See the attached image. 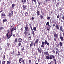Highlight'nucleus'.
I'll list each match as a JSON object with an SVG mask.
<instances>
[{
  "label": "nucleus",
  "mask_w": 64,
  "mask_h": 64,
  "mask_svg": "<svg viewBox=\"0 0 64 64\" xmlns=\"http://www.w3.org/2000/svg\"><path fill=\"white\" fill-rule=\"evenodd\" d=\"M15 53V50H14L11 53V54H14Z\"/></svg>",
  "instance_id": "58836bf2"
},
{
  "label": "nucleus",
  "mask_w": 64,
  "mask_h": 64,
  "mask_svg": "<svg viewBox=\"0 0 64 64\" xmlns=\"http://www.w3.org/2000/svg\"><path fill=\"white\" fill-rule=\"evenodd\" d=\"M46 59L48 60H49V59L52 60V59L53 60H54V59L55 58V56H54V55L52 56L51 55H50V57L48 56H46Z\"/></svg>",
  "instance_id": "f257e3e1"
},
{
  "label": "nucleus",
  "mask_w": 64,
  "mask_h": 64,
  "mask_svg": "<svg viewBox=\"0 0 64 64\" xmlns=\"http://www.w3.org/2000/svg\"><path fill=\"white\" fill-rule=\"evenodd\" d=\"M57 18H60V16H57Z\"/></svg>",
  "instance_id": "5fc2aeb1"
},
{
  "label": "nucleus",
  "mask_w": 64,
  "mask_h": 64,
  "mask_svg": "<svg viewBox=\"0 0 64 64\" xmlns=\"http://www.w3.org/2000/svg\"><path fill=\"white\" fill-rule=\"evenodd\" d=\"M60 38L61 41H64V38H63V37L62 36H60Z\"/></svg>",
  "instance_id": "9b49d317"
},
{
  "label": "nucleus",
  "mask_w": 64,
  "mask_h": 64,
  "mask_svg": "<svg viewBox=\"0 0 64 64\" xmlns=\"http://www.w3.org/2000/svg\"><path fill=\"white\" fill-rule=\"evenodd\" d=\"M32 20H33L34 19V17H32Z\"/></svg>",
  "instance_id": "6e6d98bb"
},
{
  "label": "nucleus",
  "mask_w": 64,
  "mask_h": 64,
  "mask_svg": "<svg viewBox=\"0 0 64 64\" xmlns=\"http://www.w3.org/2000/svg\"><path fill=\"white\" fill-rule=\"evenodd\" d=\"M55 26V24H53V27H54Z\"/></svg>",
  "instance_id": "69168bd1"
},
{
  "label": "nucleus",
  "mask_w": 64,
  "mask_h": 64,
  "mask_svg": "<svg viewBox=\"0 0 64 64\" xmlns=\"http://www.w3.org/2000/svg\"><path fill=\"white\" fill-rule=\"evenodd\" d=\"M44 44L45 45H46L47 44V45L48 46H49V43L48 42L47 43V40H45L44 42Z\"/></svg>",
  "instance_id": "7ed1b4c3"
},
{
  "label": "nucleus",
  "mask_w": 64,
  "mask_h": 64,
  "mask_svg": "<svg viewBox=\"0 0 64 64\" xmlns=\"http://www.w3.org/2000/svg\"><path fill=\"white\" fill-rule=\"evenodd\" d=\"M49 22H47L46 24V26H47L48 25H49Z\"/></svg>",
  "instance_id": "79ce46f5"
},
{
  "label": "nucleus",
  "mask_w": 64,
  "mask_h": 64,
  "mask_svg": "<svg viewBox=\"0 0 64 64\" xmlns=\"http://www.w3.org/2000/svg\"><path fill=\"white\" fill-rule=\"evenodd\" d=\"M11 13H12V15H13V13H14V12H13V11H12L11 12Z\"/></svg>",
  "instance_id": "8fccbe9b"
},
{
  "label": "nucleus",
  "mask_w": 64,
  "mask_h": 64,
  "mask_svg": "<svg viewBox=\"0 0 64 64\" xmlns=\"http://www.w3.org/2000/svg\"><path fill=\"white\" fill-rule=\"evenodd\" d=\"M0 64H2L1 63V61L0 60Z\"/></svg>",
  "instance_id": "774afa93"
},
{
  "label": "nucleus",
  "mask_w": 64,
  "mask_h": 64,
  "mask_svg": "<svg viewBox=\"0 0 64 64\" xmlns=\"http://www.w3.org/2000/svg\"><path fill=\"white\" fill-rule=\"evenodd\" d=\"M10 45V44H7V46H9Z\"/></svg>",
  "instance_id": "4d7b16f0"
},
{
  "label": "nucleus",
  "mask_w": 64,
  "mask_h": 64,
  "mask_svg": "<svg viewBox=\"0 0 64 64\" xmlns=\"http://www.w3.org/2000/svg\"><path fill=\"white\" fill-rule=\"evenodd\" d=\"M26 32V31L25 32H24V34L25 35H27V32Z\"/></svg>",
  "instance_id": "c03bdc74"
},
{
  "label": "nucleus",
  "mask_w": 64,
  "mask_h": 64,
  "mask_svg": "<svg viewBox=\"0 0 64 64\" xmlns=\"http://www.w3.org/2000/svg\"><path fill=\"white\" fill-rule=\"evenodd\" d=\"M52 52L53 53H56V52H55V51L54 50H53L52 51Z\"/></svg>",
  "instance_id": "37998d69"
},
{
  "label": "nucleus",
  "mask_w": 64,
  "mask_h": 64,
  "mask_svg": "<svg viewBox=\"0 0 64 64\" xmlns=\"http://www.w3.org/2000/svg\"><path fill=\"white\" fill-rule=\"evenodd\" d=\"M50 19V17H48L47 18V20H49V19Z\"/></svg>",
  "instance_id": "a19ab883"
},
{
  "label": "nucleus",
  "mask_w": 64,
  "mask_h": 64,
  "mask_svg": "<svg viewBox=\"0 0 64 64\" xmlns=\"http://www.w3.org/2000/svg\"><path fill=\"white\" fill-rule=\"evenodd\" d=\"M7 64H10V61H8L7 62Z\"/></svg>",
  "instance_id": "4c0bfd02"
},
{
  "label": "nucleus",
  "mask_w": 64,
  "mask_h": 64,
  "mask_svg": "<svg viewBox=\"0 0 64 64\" xmlns=\"http://www.w3.org/2000/svg\"><path fill=\"white\" fill-rule=\"evenodd\" d=\"M17 55H18L19 56L20 55V53L19 51H18V54Z\"/></svg>",
  "instance_id": "7c9ffc66"
},
{
  "label": "nucleus",
  "mask_w": 64,
  "mask_h": 64,
  "mask_svg": "<svg viewBox=\"0 0 64 64\" xmlns=\"http://www.w3.org/2000/svg\"><path fill=\"white\" fill-rule=\"evenodd\" d=\"M40 12L39 11V10H37V14L38 15V16H39L40 15Z\"/></svg>",
  "instance_id": "f3484780"
},
{
  "label": "nucleus",
  "mask_w": 64,
  "mask_h": 64,
  "mask_svg": "<svg viewBox=\"0 0 64 64\" xmlns=\"http://www.w3.org/2000/svg\"><path fill=\"white\" fill-rule=\"evenodd\" d=\"M40 18L42 19H43V16H40Z\"/></svg>",
  "instance_id": "ea45409f"
},
{
  "label": "nucleus",
  "mask_w": 64,
  "mask_h": 64,
  "mask_svg": "<svg viewBox=\"0 0 64 64\" xmlns=\"http://www.w3.org/2000/svg\"><path fill=\"white\" fill-rule=\"evenodd\" d=\"M38 4H39V6H40V2H38Z\"/></svg>",
  "instance_id": "bf43d9fd"
},
{
  "label": "nucleus",
  "mask_w": 64,
  "mask_h": 64,
  "mask_svg": "<svg viewBox=\"0 0 64 64\" xmlns=\"http://www.w3.org/2000/svg\"><path fill=\"white\" fill-rule=\"evenodd\" d=\"M60 47H61L63 46V44H62V43L61 42H60Z\"/></svg>",
  "instance_id": "5701e85b"
},
{
  "label": "nucleus",
  "mask_w": 64,
  "mask_h": 64,
  "mask_svg": "<svg viewBox=\"0 0 64 64\" xmlns=\"http://www.w3.org/2000/svg\"><path fill=\"white\" fill-rule=\"evenodd\" d=\"M10 31H9L8 32H7V34H6V36H8H8H9V34H10Z\"/></svg>",
  "instance_id": "aec40b11"
},
{
  "label": "nucleus",
  "mask_w": 64,
  "mask_h": 64,
  "mask_svg": "<svg viewBox=\"0 0 64 64\" xmlns=\"http://www.w3.org/2000/svg\"><path fill=\"white\" fill-rule=\"evenodd\" d=\"M34 1L35 3L36 4V3H37V1H36V0H32V3H33L34 2Z\"/></svg>",
  "instance_id": "4468645a"
},
{
  "label": "nucleus",
  "mask_w": 64,
  "mask_h": 64,
  "mask_svg": "<svg viewBox=\"0 0 64 64\" xmlns=\"http://www.w3.org/2000/svg\"><path fill=\"white\" fill-rule=\"evenodd\" d=\"M54 61L55 62V64H57V60H56V59H54Z\"/></svg>",
  "instance_id": "72a5a7b5"
},
{
  "label": "nucleus",
  "mask_w": 64,
  "mask_h": 64,
  "mask_svg": "<svg viewBox=\"0 0 64 64\" xmlns=\"http://www.w3.org/2000/svg\"><path fill=\"white\" fill-rule=\"evenodd\" d=\"M54 36L55 38H58V34H54Z\"/></svg>",
  "instance_id": "0eeeda50"
},
{
  "label": "nucleus",
  "mask_w": 64,
  "mask_h": 64,
  "mask_svg": "<svg viewBox=\"0 0 64 64\" xmlns=\"http://www.w3.org/2000/svg\"><path fill=\"white\" fill-rule=\"evenodd\" d=\"M38 52L39 53H40V54H41V53H42V49H40V48H38Z\"/></svg>",
  "instance_id": "20e7f679"
},
{
  "label": "nucleus",
  "mask_w": 64,
  "mask_h": 64,
  "mask_svg": "<svg viewBox=\"0 0 64 64\" xmlns=\"http://www.w3.org/2000/svg\"><path fill=\"white\" fill-rule=\"evenodd\" d=\"M44 54L46 55H48V56H49V54L48 52H46L45 53H44Z\"/></svg>",
  "instance_id": "dca6fc26"
},
{
  "label": "nucleus",
  "mask_w": 64,
  "mask_h": 64,
  "mask_svg": "<svg viewBox=\"0 0 64 64\" xmlns=\"http://www.w3.org/2000/svg\"><path fill=\"white\" fill-rule=\"evenodd\" d=\"M6 62L5 61H4L2 62V64H5Z\"/></svg>",
  "instance_id": "de8ad7c7"
},
{
  "label": "nucleus",
  "mask_w": 64,
  "mask_h": 64,
  "mask_svg": "<svg viewBox=\"0 0 64 64\" xmlns=\"http://www.w3.org/2000/svg\"><path fill=\"white\" fill-rule=\"evenodd\" d=\"M29 38L30 39V40H31V36H30L29 37Z\"/></svg>",
  "instance_id": "052dcab7"
},
{
  "label": "nucleus",
  "mask_w": 64,
  "mask_h": 64,
  "mask_svg": "<svg viewBox=\"0 0 64 64\" xmlns=\"http://www.w3.org/2000/svg\"><path fill=\"white\" fill-rule=\"evenodd\" d=\"M33 29H34V31H36V27H34Z\"/></svg>",
  "instance_id": "c756f323"
},
{
  "label": "nucleus",
  "mask_w": 64,
  "mask_h": 64,
  "mask_svg": "<svg viewBox=\"0 0 64 64\" xmlns=\"http://www.w3.org/2000/svg\"><path fill=\"white\" fill-rule=\"evenodd\" d=\"M22 3H26V0H22Z\"/></svg>",
  "instance_id": "393cba45"
},
{
  "label": "nucleus",
  "mask_w": 64,
  "mask_h": 64,
  "mask_svg": "<svg viewBox=\"0 0 64 64\" xmlns=\"http://www.w3.org/2000/svg\"><path fill=\"white\" fill-rule=\"evenodd\" d=\"M6 55H3V58L4 60H5V59H6Z\"/></svg>",
  "instance_id": "b1692460"
},
{
  "label": "nucleus",
  "mask_w": 64,
  "mask_h": 64,
  "mask_svg": "<svg viewBox=\"0 0 64 64\" xmlns=\"http://www.w3.org/2000/svg\"><path fill=\"white\" fill-rule=\"evenodd\" d=\"M62 29H63L62 26H60V30H62Z\"/></svg>",
  "instance_id": "c9c22d12"
},
{
  "label": "nucleus",
  "mask_w": 64,
  "mask_h": 64,
  "mask_svg": "<svg viewBox=\"0 0 64 64\" xmlns=\"http://www.w3.org/2000/svg\"><path fill=\"white\" fill-rule=\"evenodd\" d=\"M46 2H50L51 0H46Z\"/></svg>",
  "instance_id": "a18cd8bd"
},
{
  "label": "nucleus",
  "mask_w": 64,
  "mask_h": 64,
  "mask_svg": "<svg viewBox=\"0 0 64 64\" xmlns=\"http://www.w3.org/2000/svg\"><path fill=\"white\" fill-rule=\"evenodd\" d=\"M22 7L24 8L23 10L24 11H25V10L27 8V6H25H25H24V5H23Z\"/></svg>",
  "instance_id": "1a4fd4ad"
},
{
  "label": "nucleus",
  "mask_w": 64,
  "mask_h": 64,
  "mask_svg": "<svg viewBox=\"0 0 64 64\" xmlns=\"http://www.w3.org/2000/svg\"><path fill=\"white\" fill-rule=\"evenodd\" d=\"M25 13H26V14H25V16H27V15H28V13L26 12Z\"/></svg>",
  "instance_id": "c85d7f7f"
},
{
  "label": "nucleus",
  "mask_w": 64,
  "mask_h": 64,
  "mask_svg": "<svg viewBox=\"0 0 64 64\" xmlns=\"http://www.w3.org/2000/svg\"><path fill=\"white\" fill-rule=\"evenodd\" d=\"M13 35V33H11L10 34H8V36H7L8 39H10L12 36Z\"/></svg>",
  "instance_id": "f03ea898"
},
{
  "label": "nucleus",
  "mask_w": 64,
  "mask_h": 64,
  "mask_svg": "<svg viewBox=\"0 0 64 64\" xmlns=\"http://www.w3.org/2000/svg\"><path fill=\"white\" fill-rule=\"evenodd\" d=\"M54 40L56 41V38H55L54 39Z\"/></svg>",
  "instance_id": "13d9d810"
},
{
  "label": "nucleus",
  "mask_w": 64,
  "mask_h": 64,
  "mask_svg": "<svg viewBox=\"0 0 64 64\" xmlns=\"http://www.w3.org/2000/svg\"><path fill=\"white\" fill-rule=\"evenodd\" d=\"M15 4H13L12 5V8H14V7H15Z\"/></svg>",
  "instance_id": "cd10ccee"
},
{
  "label": "nucleus",
  "mask_w": 64,
  "mask_h": 64,
  "mask_svg": "<svg viewBox=\"0 0 64 64\" xmlns=\"http://www.w3.org/2000/svg\"><path fill=\"white\" fill-rule=\"evenodd\" d=\"M56 29H57V30H59V26H58V25H56Z\"/></svg>",
  "instance_id": "4be33fe9"
},
{
  "label": "nucleus",
  "mask_w": 64,
  "mask_h": 64,
  "mask_svg": "<svg viewBox=\"0 0 64 64\" xmlns=\"http://www.w3.org/2000/svg\"><path fill=\"white\" fill-rule=\"evenodd\" d=\"M22 42V39L21 38H20L18 39V42L19 43H21V42Z\"/></svg>",
  "instance_id": "2eb2a0df"
},
{
  "label": "nucleus",
  "mask_w": 64,
  "mask_h": 64,
  "mask_svg": "<svg viewBox=\"0 0 64 64\" xmlns=\"http://www.w3.org/2000/svg\"><path fill=\"white\" fill-rule=\"evenodd\" d=\"M7 20L6 19H5L3 21V23H4V22H5L7 21Z\"/></svg>",
  "instance_id": "a878e982"
},
{
  "label": "nucleus",
  "mask_w": 64,
  "mask_h": 64,
  "mask_svg": "<svg viewBox=\"0 0 64 64\" xmlns=\"http://www.w3.org/2000/svg\"><path fill=\"white\" fill-rule=\"evenodd\" d=\"M12 35H13V36H14V38H15V37L16 36L14 34L13 35L12 34Z\"/></svg>",
  "instance_id": "3c124183"
},
{
  "label": "nucleus",
  "mask_w": 64,
  "mask_h": 64,
  "mask_svg": "<svg viewBox=\"0 0 64 64\" xmlns=\"http://www.w3.org/2000/svg\"><path fill=\"white\" fill-rule=\"evenodd\" d=\"M17 42V38H16L15 40L14 41V44H15V43H16Z\"/></svg>",
  "instance_id": "a211bd4d"
},
{
  "label": "nucleus",
  "mask_w": 64,
  "mask_h": 64,
  "mask_svg": "<svg viewBox=\"0 0 64 64\" xmlns=\"http://www.w3.org/2000/svg\"><path fill=\"white\" fill-rule=\"evenodd\" d=\"M23 59H22V58L19 59V62L20 63H21Z\"/></svg>",
  "instance_id": "ddd939ff"
},
{
  "label": "nucleus",
  "mask_w": 64,
  "mask_h": 64,
  "mask_svg": "<svg viewBox=\"0 0 64 64\" xmlns=\"http://www.w3.org/2000/svg\"><path fill=\"white\" fill-rule=\"evenodd\" d=\"M25 29L26 31V32H29V30L28 29V27L26 26Z\"/></svg>",
  "instance_id": "6e6552de"
},
{
  "label": "nucleus",
  "mask_w": 64,
  "mask_h": 64,
  "mask_svg": "<svg viewBox=\"0 0 64 64\" xmlns=\"http://www.w3.org/2000/svg\"><path fill=\"white\" fill-rule=\"evenodd\" d=\"M3 11H4V10H2L0 11V13H2V12H3Z\"/></svg>",
  "instance_id": "49530a36"
},
{
  "label": "nucleus",
  "mask_w": 64,
  "mask_h": 64,
  "mask_svg": "<svg viewBox=\"0 0 64 64\" xmlns=\"http://www.w3.org/2000/svg\"><path fill=\"white\" fill-rule=\"evenodd\" d=\"M39 39H37L36 40L35 42H34L36 44V45H37V44H38V43L39 42Z\"/></svg>",
  "instance_id": "f8f14e48"
},
{
  "label": "nucleus",
  "mask_w": 64,
  "mask_h": 64,
  "mask_svg": "<svg viewBox=\"0 0 64 64\" xmlns=\"http://www.w3.org/2000/svg\"><path fill=\"white\" fill-rule=\"evenodd\" d=\"M48 27H49L50 28L51 27V26H50V24H48Z\"/></svg>",
  "instance_id": "680f3d73"
},
{
  "label": "nucleus",
  "mask_w": 64,
  "mask_h": 64,
  "mask_svg": "<svg viewBox=\"0 0 64 64\" xmlns=\"http://www.w3.org/2000/svg\"><path fill=\"white\" fill-rule=\"evenodd\" d=\"M21 45V43L19 42L18 44V46H20Z\"/></svg>",
  "instance_id": "473e14b6"
},
{
  "label": "nucleus",
  "mask_w": 64,
  "mask_h": 64,
  "mask_svg": "<svg viewBox=\"0 0 64 64\" xmlns=\"http://www.w3.org/2000/svg\"><path fill=\"white\" fill-rule=\"evenodd\" d=\"M56 54L57 55V54H58V51H57L56 52Z\"/></svg>",
  "instance_id": "603ef678"
},
{
  "label": "nucleus",
  "mask_w": 64,
  "mask_h": 64,
  "mask_svg": "<svg viewBox=\"0 0 64 64\" xmlns=\"http://www.w3.org/2000/svg\"><path fill=\"white\" fill-rule=\"evenodd\" d=\"M5 15V14H2L1 15L2 18H4Z\"/></svg>",
  "instance_id": "9d476101"
},
{
  "label": "nucleus",
  "mask_w": 64,
  "mask_h": 64,
  "mask_svg": "<svg viewBox=\"0 0 64 64\" xmlns=\"http://www.w3.org/2000/svg\"><path fill=\"white\" fill-rule=\"evenodd\" d=\"M52 1L53 2H55V0H52V1Z\"/></svg>",
  "instance_id": "0e129e2a"
},
{
  "label": "nucleus",
  "mask_w": 64,
  "mask_h": 64,
  "mask_svg": "<svg viewBox=\"0 0 64 64\" xmlns=\"http://www.w3.org/2000/svg\"><path fill=\"white\" fill-rule=\"evenodd\" d=\"M60 31L62 32H64V30H60Z\"/></svg>",
  "instance_id": "09e8293b"
},
{
  "label": "nucleus",
  "mask_w": 64,
  "mask_h": 64,
  "mask_svg": "<svg viewBox=\"0 0 64 64\" xmlns=\"http://www.w3.org/2000/svg\"><path fill=\"white\" fill-rule=\"evenodd\" d=\"M24 49L25 48H24V47H23L22 48L21 51H23L24 50Z\"/></svg>",
  "instance_id": "2f4dec72"
},
{
  "label": "nucleus",
  "mask_w": 64,
  "mask_h": 64,
  "mask_svg": "<svg viewBox=\"0 0 64 64\" xmlns=\"http://www.w3.org/2000/svg\"><path fill=\"white\" fill-rule=\"evenodd\" d=\"M52 61L50 63H48V64H52Z\"/></svg>",
  "instance_id": "338daca9"
},
{
  "label": "nucleus",
  "mask_w": 64,
  "mask_h": 64,
  "mask_svg": "<svg viewBox=\"0 0 64 64\" xmlns=\"http://www.w3.org/2000/svg\"><path fill=\"white\" fill-rule=\"evenodd\" d=\"M16 29H17V28H15L14 27L12 28L11 30V33H13V30L14 31L16 30Z\"/></svg>",
  "instance_id": "39448f33"
},
{
  "label": "nucleus",
  "mask_w": 64,
  "mask_h": 64,
  "mask_svg": "<svg viewBox=\"0 0 64 64\" xmlns=\"http://www.w3.org/2000/svg\"><path fill=\"white\" fill-rule=\"evenodd\" d=\"M28 62L29 63L31 64V60H29V61H28Z\"/></svg>",
  "instance_id": "e433bc0d"
},
{
  "label": "nucleus",
  "mask_w": 64,
  "mask_h": 64,
  "mask_svg": "<svg viewBox=\"0 0 64 64\" xmlns=\"http://www.w3.org/2000/svg\"><path fill=\"white\" fill-rule=\"evenodd\" d=\"M5 28H3L2 27H0V30H3Z\"/></svg>",
  "instance_id": "bb28decb"
},
{
  "label": "nucleus",
  "mask_w": 64,
  "mask_h": 64,
  "mask_svg": "<svg viewBox=\"0 0 64 64\" xmlns=\"http://www.w3.org/2000/svg\"><path fill=\"white\" fill-rule=\"evenodd\" d=\"M32 34L34 36H35V32H32Z\"/></svg>",
  "instance_id": "f704fd0d"
},
{
  "label": "nucleus",
  "mask_w": 64,
  "mask_h": 64,
  "mask_svg": "<svg viewBox=\"0 0 64 64\" xmlns=\"http://www.w3.org/2000/svg\"><path fill=\"white\" fill-rule=\"evenodd\" d=\"M42 45H41V47L43 48H45V46H44V42H42Z\"/></svg>",
  "instance_id": "423d86ee"
},
{
  "label": "nucleus",
  "mask_w": 64,
  "mask_h": 64,
  "mask_svg": "<svg viewBox=\"0 0 64 64\" xmlns=\"http://www.w3.org/2000/svg\"><path fill=\"white\" fill-rule=\"evenodd\" d=\"M33 42H32L30 44V48H32V46H33Z\"/></svg>",
  "instance_id": "6ab92c4d"
},
{
  "label": "nucleus",
  "mask_w": 64,
  "mask_h": 64,
  "mask_svg": "<svg viewBox=\"0 0 64 64\" xmlns=\"http://www.w3.org/2000/svg\"><path fill=\"white\" fill-rule=\"evenodd\" d=\"M22 63L23 64H25V62H24V60H22Z\"/></svg>",
  "instance_id": "864d4df0"
},
{
  "label": "nucleus",
  "mask_w": 64,
  "mask_h": 64,
  "mask_svg": "<svg viewBox=\"0 0 64 64\" xmlns=\"http://www.w3.org/2000/svg\"><path fill=\"white\" fill-rule=\"evenodd\" d=\"M62 19H63V20H64V16H62Z\"/></svg>",
  "instance_id": "e2e57ef3"
},
{
  "label": "nucleus",
  "mask_w": 64,
  "mask_h": 64,
  "mask_svg": "<svg viewBox=\"0 0 64 64\" xmlns=\"http://www.w3.org/2000/svg\"><path fill=\"white\" fill-rule=\"evenodd\" d=\"M8 16L10 18H11L12 17V14L11 13H10L8 14Z\"/></svg>",
  "instance_id": "412c9836"
}]
</instances>
